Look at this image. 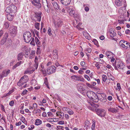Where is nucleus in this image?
<instances>
[{
	"mask_svg": "<svg viewBox=\"0 0 130 130\" xmlns=\"http://www.w3.org/2000/svg\"><path fill=\"white\" fill-rule=\"evenodd\" d=\"M87 94L88 98L93 102H97L99 100V97L93 91H88L87 93Z\"/></svg>",
	"mask_w": 130,
	"mask_h": 130,
	"instance_id": "1",
	"label": "nucleus"
},
{
	"mask_svg": "<svg viewBox=\"0 0 130 130\" xmlns=\"http://www.w3.org/2000/svg\"><path fill=\"white\" fill-rule=\"evenodd\" d=\"M113 66L115 70H118V68L122 69L124 68V65L123 62L121 61H116L114 63H112Z\"/></svg>",
	"mask_w": 130,
	"mask_h": 130,
	"instance_id": "2",
	"label": "nucleus"
},
{
	"mask_svg": "<svg viewBox=\"0 0 130 130\" xmlns=\"http://www.w3.org/2000/svg\"><path fill=\"white\" fill-rule=\"evenodd\" d=\"M23 37L24 41L27 43L30 41L32 38L31 33L29 31L25 32L23 34Z\"/></svg>",
	"mask_w": 130,
	"mask_h": 130,
	"instance_id": "3",
	"label": "nucleus"
},
{
	"mask_svg": "<svg viewBox=\"0 0 130 130\" xmlns=\"http://www.w3.org/2000/svg\"><path fill=\"white\" fill-rule=\"evenodd\" d=\"M9 30V32L11 36L14 37L16 36L17 31V27L13 26H11Z\"/></svg>",
	"mask_w": 130,
	"mask_h": 130,
	"instance_id": "4",
	"label": "nucleus"
},
{
	"mask_svg": "<svg viewBox=\"0 0 130 130\" xmlns=\"http://www.w3.org/2000/svg\"><path fill=\"white\" fill-rule=\"evenodd\" d=\"M120 45L123 48L126 47V49L130 48V44L124 40H121L119 42Z\"/></svg>",
	"mask_w": 130,
	"mask_h": 130,
	"instance_id": "5",
	"label": "nucleus"
},
{
	"mask_svg": "<svg viewBox=\"0 0 130 130\" xmlns=\"http://www.w3.org/2000/svg\"><path fill=\"white\" fill-rule=\"evenodd\" d=\"M95 110L97 115L100 117H104L106 115V112L103 109H97Z\"/></svg>",
	"mask_w": 130,
	"mask_h": 130,
	"instance_id": "6",
	"label": "nucleus"
},
{
	"mask_svg": "<svg viewBox=\"0 0 130 130\" xmlns=\"http://www.w3.org/2000/svg\"><path fill=\"white\" fill-rule=\"evenodd\" d=\"M56 69V67L54 66L49 67L47 69V73L48 74H52L55 72Z\"/></svg>",
	"mask_w": 130,
	"mask_h": 130,
	"instance_id": "7",
	"label": "nucleus"
},
{
	"mask_svg": "<svg viewBox=\"0 0 130 130\" xmlns=\"http://www.w3.org/2000/svg\"><path fill=\"white\" fill-rule=\"evenodd\" d=\"M99 97V99L100 101L103 103H105L107 101L106 95L104 93H101L98 95Z\"/></svg>",
	"mask_w": 130,
	"mask_h": 130,
	"instance_id": "8",
	"label": "nucleus"
},
{
	"mask_svg": "<svg viewBox=\"0 0 130 130\" xmlns=\"http://www.w3.org/2000/svg\"><path fill=\"white\" fill-rule=\"evenodd\" d=\"M83 84L80 83L77 85V87L78 91L84 94L86 93V91L85 89L83 88Z\"/></svg>",
	"mask_w": 130,
	"mask_h": 130,
	"instance_id": "9",
	"label": "nucleus"
},
{
	"mask_svg": "<svg viewBox=\"0 0 130 130\" xmlns=\"http://www.w3.org/2000/svg\"><path fill=\"white\" fill-rule=\"evenodd\" d=\"M31 1L32 4L36 7L38 8L41 7V5L40 3V0H31Z\"/></svg>",
	"mask_w": 130,
	"mask_h": 130,
	"instance_id": "10",
	"label": "nucleus"
},
{
	"mask_svg": "<svg viewBox=\"0 0 130 130\" xmlns=\"http://www.w3.org/2000/svg\"><path fill=\"white\" fill-rule=\"evenodd\" d=\"M62 23L63 22L60 19L56 21L53 22L56 28L61 27L62 25Z\"/></svg>",
	"mask_w": 130,
	"mask_h": 130,
	"instance_id": "11",
	"label": "nucleus"
},
{
	"mask_svg": "<svg viewBox=\"0 0 130 130\" xmlns=\"http://www.w3.org/2000/svg\"><path fill=\"white\" fill-rule=\"evenodd\" d=\"M60 3L64 6H67L69 5L71 2V0H59Z\"/></svg>",
	"mask_w": 130,
	"mask_h": 130,
	"instance_id": "12",
	"label": "nucleus"
},
{
	"mask_svg": "<svg viewBox=\"0 0 130 130\" xmlns=\"http://www.w3.org/2000/svg\"><path fill=\"white\" fill-rule=\"evenodd\" d=\"M35 18H36L37 20L36 21L40 22L41 21V13L40 12L39 13H35Z\"/></svg>",
	"mask_w": 130,
	"mask_h": 130,
	"instance_id": "13",
	"label": "nucleus"
},
{
	"mask_svg": "<svg viewBox=\"0 0 130 130\" xmlns=\"http://www.w3.org/2000/svg\"><path fill=\"white\" fill-rule=\"evenodd\" d=\"M57 50L55 49L53 51V59H56L58 58V55L57 53Z\"/></svg>",
	"mask_w": 130,
	"mask_h": 130,
	"instance_id": "14",
	"label": "nucleus"
},
{
	"mask_svg": "<svg viewBox=\"0 0 130 130\" xmlns=\"http://www.w3.org/2000/svg\"><path fill=\"white\" fill-rule=\"evenodd\" d=\"M117 108V109H116L113 107H110L108 109V110L109 111L115 113L118 112V108Z\"/></svg>",
	"mask_w": 130,
	"mask_h": 130,
	"instance_id": "15",
	"label": "nucleus"
},
{
	"mask_svg": "<svg viewBox=\"0 0 130 130\" xmlns=\"http://www.w3.org/2000/svg\"><path fill=\"white\" fill-rule=\"evenodd\" d=\"M53 7L54 9L56 10H60L59 8V6L58 5L57 3L56 2H53L52 3Z\"/></svg>",
	"mask_w": 130,
	"mask_h": 130,
	"instance_id": "16",
	"label": "nucleus"
},
{
	"mask_svg": "<svg viewBox=\"0 0 130 130\" xmlns=\"http://www.w3.org/2000/svg\"><path fill=\"white\" fill-rule=\"evenodd\" d=\"M24 55V54L23 52L19 53L17 55V59L18 61L22 60Z\"/></svg>",
	"mask_w": 130,
	"mask_h": 130,
	"instance_id": "17",
	"label": "nucleus"
},
{
	"mask_svg": "<svg viewBox=\"0 0 130 130\" xmlns=\"http://www.w3.org/2000/svg\"><path fill=\"white\" fill-rule=\"evenodd\" d=\"M23 63V62L21 61L17 62L16 64H15L12 67V69L13 70L15 69L16 68L19 66H20L21 64Z\"/></svg>",
	"mask_w": 130,
	"mask_h": 130,
	"instance_id": "18",
	"label": "nucleus"
},
{
	"mask_svg": "<svg viewBox=\"0 0 130 130\" xmlns=\"http://www.w3.org/2000/svg\"><path fill=\"white\" fill-rule=\"evenodd\" d=\"M68 12L71 15H74V13L75 12V11L72 8H70L68 10Z\"/></svg>",
	"mask_w": 130,
	"mask_h": 130,
	"instance_id": "19",
	"label": "nucleus"
},
{
	"mask_svg": "<svg viewBox=\"0 0 130 130\" xmlns=\"http://www.w3.org/2000/svg\"><path fill=\"white\" fill-rule=\"evenodd\" d=\"M9 6L10 7L11 10L12 11H13V13H15L17 11V7L14 5H11Z\"/></svg>",
	"mask_w": 130,
	"mask_h": 130,
	"instance_id": "20",
	"label": "nucleus"
},
{
	"mask_svg": "<svg viewBox=\"0 0 130 130\" xmlns=\"http://www.w3.org/2000/svg\"><path fill=\"white\" fill-rule=\"evenodd\" d=\"M115 4L118 6H121L122 5V0H116Z\"/></svg>",
	"mask_w": 130,
	"mask_h": 130,
	"instance_id": "21",
	"label": "nucleus"
},
{
	"mask_svg": "<svg viewBox=\"0 0 130 130\" xmlns=\"http://www.w3.org/2000/svg\"><path fill=\"white\" fill-rule=\"evenodd\" d=\"M42 123V120L40 119H37L35 120V123L36 125L38 126L41 124Z\"/></svg>",
	"mask_w": 130,
	"mask_h": 130,
	"instance_id": "22",
	"label": "nucleus"
},
{
	"mask_svg": "<svg viewBox=\"0 0 130 130\" xmlns=\"http://www.w3.org/2000/svg\"><path fill=\"white\" fill-rule=\"evenodd\" d=\"M109 33L110 36L111 37H113L115 36L116 34L113 31L110 30H109Z\"/></svg>",
	"mask_w": 130,
	"mask_h": 130,
	"instance_id": "23",
	"label": "nucleus"
},
{
	"mask_svg": "<svg viewBox=\"0 0 130 130\" xmlns=\"http://www.w3.org/2000/svg\"><path fill=\"white\" fill-rule=\"evenodd\" d=\"M71 79L79 81L80 80V77L77 75H73L71 77Z\"/></svg>",
	"mask_w": 130,
	"mask_h": 130,
	"instance_id": "24",
	"label": "nucleus"
},
{
	"mask_svg": "<svg viewBox=\"0 0 130 130\" xmlns=\"http://www.w3.org/2000/svg\"><path fill=\"white\" fill-rule=\"evenodd\" d=\"M6 12L8 13H13V11H12L11 10V9L10 8V6H8V7H7L6 10Z\"/></svg>",
	"mask_w": 130,
	"mask_h": 130,
	"instance_id": "25",
	"label": "nucleus"
},
{
	"mask_svg": "<svg viewBox=\"0 0 130 130\" xmlns=\"http://www.w3.org/2000/svg\"><path fill=\"white\" fill-rule=\"evenodd\" d=\"M7 19L9 21H11L13 20V16L10 14H8L7 15Z\"/></svg>",
	"mask_w": 130,
	"mask_h": 130,
	"instance_id": "26",
	"label": "nucleus"
},
{
	"mask_svg": "<svg viewBox=\"0 0 130 130\" xmlns=\"http://www.w3.org/2000/svg\"><path fill=\"white\" fill-rule=\"evenodd\" d=\"M10 70H8L6 71V74H5V72L4 71L3 72L2 75H1V76L2 77V76H6L10 73Z\"/></svg>",
	"mask_w": 130,
	"mask_h": 130,
	"instance_id": "27",
	"label": "nucleus"
},
{
	"mask_svg": "<svg viewBox=\"0 0 130 130\" xmlns=\"http://www.w3.org/2000/svg\"><path fill=\"white\" fill-rule=\"evenodd\" d=\"M105 54L108 58H111V55L112 54V53L111 52L109 51L106 52L105 53Z\"/></svg>",
	"mask_w": 130,
	"mask_h": 130,
	"instance_id": "28",
	"label": "nucleus"
},
{
	"mask_svg": "<svg viewBox=\"0 0 130 130\" xmlns=\"http://www.w3.org/2000/svg\"><path fill=\"white\" fill-rule=\"evenodd\" d=\"M57 116H60V118L62 119L64 117V114L63 112H58V113H57Z\"/></svg>",
	"mask_w": 130,
	"mask_h": 130,
	"instance_id": "29",
	"label": "nucleus"
},
{
	"mask_svg": "<svg viewBox=\"0 0 130 130\" xmlns=\"http://www.w3.org/2000/svg\"><path fill=\"white\" fill-rule=\"evenodd\" d=\"M28 77L27 76L24 75L21 78L19 81L22 82L23 80L27 81L28 80Z\"/></svg>",
	"mask_w": 130,
	"mask_h": 130,
	"instance_id": "30",
	"label": "nucleus"
},
{
	"mask_svg": "<svg viewBox=\"0 0 130 130\" xmlns=\"http://www.w3.org/2000/svg\"><path fill=\"white\" fill-rule=\"evenodd\" d=\"M6 2L8 4H12L14 3L15 1V0H7Z\"/></svg>",
	"mask_w": 130,
	"mask_h": 130,
	"instance_id": "31",
	"label": "nucleus"
},
{
	"mask_svg": "<svg viewBox=\"0 0 130 130\" xmlns=\"http://www.w3.org/2000/svg\"><path fill=\"white\" fill-rule=\"evenodd\" d=\"M56 118H49L47 119V121L49 122H55L56 121L54 120H56Z\"/></svg>",
	"mask_w": 130,
	"mask_h": 130,
	"instance_id": "32",
	"label": "nucleus"
},
{
	"mask_svg": "<svg viewBox=\"0 0 130 130\" xmlns=\"http://www.w3.org/2000/svg\"><path fill=\"white\" fill-rule=\"evenodd\" d=\"M69 109L70 108L68 107H64L62 108V110L64 112H67Z\"/></svg>",
	"mask_w": 130,
	"mask_h": 130,
	"instance_id": "33",
	"label": "nucleus"
},
{
	"mask_svg": "<svg viewBox=\"0 0 130 130\" xmlns=\"http://www.w3.org/2000/svg\"><path fill=\"white\" fill-rule=\"evenodd\" d=\"M9 26V25L7 22H5L4 25V27L5 28H8Z\"/></svg>",
	"mask_w": 130,
	"mask_h": 130,
	"instance_id": "34",
	"label": "nucleus"
},
{
	"mask_svg": "<svg viewBox=\"0 0 130 130\" xmlns=\"http://www.w3.org/2000/svg\"><path fill=\"white\" fill-rule=\"evenodd\" d=\"M108 76L109 78L110 79L113 81L115 80V78L113 76H112L111 74H109V75H108Z\"/></svg>",
	"mask_w": 130,
	"mask_h": 130,
	"instance_id": "35",
	"label": "nucleus"
},
{
	"mask_svg": "<svg viewBox=\"0 0 130 130\" xmlns=\"http://www.w3.org/2000/svg\"><path fill=\"white\" fill-rule=\"evenodd\" d=\"M107 78V76L106 75H103L102 76V81L104 82H105Z\"/></svg>",
	"mask_w": 130,
	"mask_h": 130,
	"instance_id": "36",
	"label": "nucleus"
},
{
	"mask_svg": "<svg viewBox=\"0 0 130 130\" xmlns=\"http://www.w3.org/2000/svg\"><path fill=\"white\" fill-rule=\"evenodd\" d=\"M7 39L6 38H3V39L1 40V44L2 45L4 44L6 42Z\"/></svg>",
	"mask_w": 130,
	"mask_h": 130,
	"instance_id": "37",
	"label": "nucleus"
},
{
	"mask_svg": "<svg viewBox=\"0 0 130 130\" xmlns=\"http://www.w3.org/2000/svg\"><path fill=\"white\" fill-rule=\"evenodd\" d=\"M35 71V69H34L33 70H32V71L31 70L29 71V70H26L24 74H27V73H30L31 72H32Z\"/></svg>",
	"mask_w": 130,
	"mask_h": 130,
	"instance_id": "38",
	"label": "nucleus"
},
{
	"mask_svg": "<svg viewBox=\"0 0 130 130\" xmlns=\"http://www.w3.org/2000/svg\"><path fill=\"white\" fill-rule=\"evenodd\" d=\"M35 53V51L34 50H32L31 52L30 53V55H32V56H34ZM32 57V56H31L29 57L30 58H31Z\"/></svg>",
	"mask_w": 130,
	"mask_h": 130,
	"instance_id": "39",
	"label": "nucleus"
},
{
	"mask_svg": "<svg viewBox=\"0 0 130 130\" xmlns=\"http://www.w3.org/2000/svg\"><path fill=\"white\" fill-rule=\"evenodd\" d=\"M67 113L70 115H73L74 113V112L70 108L69 109V110H68V111L67 112Z\"/></svg>",
	"mask_w": 130,
	"mask_h": 130,
	"instance_id": "40",
	"label": "nucleus"
},
{
	"mask_svg": "<svg viewBox=\"0 0 130 130\" xmlns=\"http://www.w3.org/2000/svg\"><path fill=\"white\" fill-rule=\"evenodd\" d=\"M92 42L94 43V44L97 46L98 47L99 46L98 42L95 39H94L92 41Z\"/></svg>",
	"mask_w": 130,
	"mask_h": 130,
	"instance_id": "41",
	"label": "nucleus"
},
{
	"mask_svg": "<svg viewBox=\"0 0 130 130\" xmlns=\"http://www.w3.org/2000/svg\"><path fill=\"white\" fill-rule=\"evenodd\" d=\"M47 115L49 117H53L54 115L53 114L50 112H49L47 113Z\"/></svg>",
	"mask_w": 130,
	"mask_h": 130,
	"instance_id": "42",
	"label": "nucleus"
},
{
	"mask_svg": "<svg viewBox=\"0 0 130 130\" xmlns=\"http://www.w3.org/2000/svg\"><path fill=\"white\" fill-rule=\"evenodd\" d=\"M31 41L30 43V44L31 45L34 46L35 45V43L34 39L33 38H31Z\"/></svg>",
	"mask_w": 130,
	"mask_h": 130,
	"instance_id": "43",
	"label": "nucleus"
},
{
	"mask_svg": "<svg viewBox=\"0 0 130 130\" xmlns=\"http://www.w3.org/2000/svg\"><path fill=\"white\" fill-rule=\"evenodd\" d=\"M42 3L44 7L48 6L46 0H45L44 2H43Z\"/></svg>",
	"mask_w": 130,
	"mask_h": 130,
	"instance_id": "44",
	"label": "nucleus"
},
{
	"mask_svg": "<svg viewBox=\"0 0 130 130\" xmlns=\"http://www.w3.org/2000/svg\"><path fill=\"white\" fill-rule=\"evenodd\" d=\"M40 24L38 23H36L35 24V28L39 30V29L40 28L39 27V25Z\"/></svg>",
	"mask_w": 130,
	"mask_h": 130,
	"instance_id": "45",
	"label": "nucleus"
},
{
	"mask_svg": "<svg viewBox=\"0 0 130 130\" xmlns=\"http://www.w3.org/2000/svg\"><path fill=\"white\" fill-rule=\"evenodd\" d=\"M89 122L88 120H86L85 122V126L88 127Z\"/></svg>",
	"mask_w": 130,
	"mask_h": 130,
	"instance_id": "46",
	"label": "nucleus"
},
{
	"mask_svg": "<svg viewBox=\"0 0 130 130\" xmlns=\"http://www.w3.org/2000/svg\"><path fill=\"white\" fill-rule=\"evenodd\" d=\"M17 43L14 45L15 47H16L19 45V40H17L16 41Z\"/></svg>",
	"mask_w": 130,
	"mask_h": 130,
	"instance_id": "47",
	"label": "nucleus"
},
{
	"mask_svg": "<svg viewBox=\"0 0 130 130\" xmlns=\"http://www.w3.org/2000/svg\"><path fill=\"white\" fill-rule=\"evenodd\" d=\"M40 70L42 72L43 74V75H44V76H45L46 74H47L46 72V70H43L42 69H41Z\"/></svg>",
	"mask_w": 130,
	"mask_h": 130,
	"instance_id": "48",
	"label": "nucleus"
},
{
	"mask_svg": "<svg viewBox=\"0 0 130 130\" xmlns=\"http://www.w3.org/2000/svg\"><path fill=\"white\" fill-rule=\"evenodd\" d=\"M44 8L45 11L47 12V13H48L50 12V10L48 6Z\"/></svg>",
	"mask_w": 130,
	"mask_h": 130,
	"instance_id": "49",
	"label": "nucleus"
},
{
	"mask_svg": "<svg viewBox=\"0 0 130 130\" xmlns=\"http://www.w3.org/2000/svg\"><path fill=\"white\" fill-rule=\"evenodd\" d=\"M28 92V91L26 90H25L24 91H23V92L21 93V95H22V96H23L25 94L27 93V92Z\"/></svg>",
	"mask_w": 130,
	"mask_h": 130,
	"instance_id": "50",
	"label": "nucleus"
},
{
	"mask_svg": "<svg viewBox=\"0 0 130 130\" xmlns=\"http://www.w3.org/2000/svg\"><path fill=\"white\" fill-rule=\"evenodd\" d=\"M48 35L50 36H51L52 34L51 32V29L50 27L48 28Z\"/></svg>",
	"mask_w": 130,
	"mask_h": 130,
	"instance_id": "51",
	"label": "nucleus"
},
{
	"mask_svg": "<svg viewBox=\"0 0 130 130\" xmlns=\"http://www.w3.org/2000/svg\"><path fill=\"white\" fill-rule=\"evenodd\" d=\"M38 62H35V63L34 64V66L36 70H37L38 68Z\"/></svg>",
	"mask_w": 130,
	"mask_h": 130,
	"instance_id": "52",
	"label": "nucleus"
},
{
	"mask_svg": "<svg viewBox=\"0 0 130 130\" xmlns=\"http://www.w3.org/2000/svg\"><path fill=\"white\" fill-rule=\"evenodd\" d=\"M64 127L62 126H57V130H61L62 128H63Z\"/></svg>",
	"mask_w": 130,
	"mask_h": 130,
	"instance_id": "53",
	"label": "nucleus"
},
{
	"mask_svg": "<svg viewBox=\"0 0 130 130\" xmlns=\"http://www.w3.org/2000/svg\"><path fill=\"white\" fill-rule=\"evenodd\" d=\"M84 77L88 81H89L90 80V78L89 77L86 75H84Z\"/></svg>",
	"mask_w": 130,
	"mask_h": 130,
	"instance_id": "54",
	"label": "nucleus"
},
{
	"mask_svg": "<svg viewBox=\"0 0 130 130\" xmlns=\"http://www.w3.org/2000/svg\"><path fill=\"white\" fill-rule=\"evenodd\" d=\"M37 104L35 103L33 104V106L34 110H35L37 107Z\"/></svg>",
	"mask_w": 130,
	"mask_h": 130,
	"instance_id": "55",
	"label": "nucleus"
},
{
	"mask_svg": "<svg viewBox=\"0 0 130 130\" xmlns=\"http://www.w3.org/2000/svg\"><path fill=\"white\" fill-rule=\"evenodd\" d=\"M125 33L126 34H128L130 35V30L128 29L126 30L125 31Z\"/></svg>",
	"mask_w": 130,
	"mask_h": 130,
	"instance_id": "56",
	"label": "nucleus"
},
{
	"mask_svg": "<svg viewBox=\"0 0 130 130\" xmlns=\"http://www.w3.org/2000/svg\"><path fill=\"white\" fill-rule=\"evenodd\" d=\"M14 104V101H11L10 102L9 104L11 106H13Z\"/></svg>",
	"mask_w": 130,
	"mask_h": 130,
	"instance_id": "57",
	"label": "nucleus"
},
{
	"mask_svg": "<svg viewBox=\"0 0 130 130\" xmlns=\"http://www.w3.org/2000/svg\"><path fill=\"white\" fill-rule=\"evenodd\" d=\"M41 51L40 49L39 48H37V50L36 52V53L38 54H40V53Z\"/></svg>",
	"mask_w": 130,
	"mask_h": 130,
	"instance_id": "58",
	"label": "nucleus"
},
{
	"mask_svg": "<svg viewBox=\"0 0 130 130\" xmlns=\"http://www.w3.org/2000/svg\"><path fill=\"white\" fill-rule=\"evenodd\" d=\"M72 16H73L74 18H75V19L76 18H77L78 17V15L76 14H75V12L74 13V15H71Z\"/></svg>",
	"mask_w": 130,
	"mask_h": 130,
	"instance_id": "59",
	"label": "nucleus"
},
{
	"mask_svg": "<svg viewBox=\"0 0 130 130\" xmlns=\"http://www.w3.org/2000/svg\"><path fill=\"white\" fill-rule=\"evenodd\" d=\"M95 124H92L91 126V129L92 130H94L95 128Z\"/></svg>",
	"mask_w": 130,
	"mask_h": 130,
	"instance_id": "60",
	"label": "nucleus"
},
{
	"mask_svg": "<svg viewBox=\"0 0 130 130\" xmlns=\"http://www.w3.org/2000/svg\"><path fill=\"white\" fill-rule=\"evenodd\" d=\"M58 124H59L62 125L64 124V121H60L58 122Z\"/></svg>",
	"mask_w": 130,
	"mask_h": 130,
	"instance_id": "61",
	"label": "nucleus"
},
{
	"mask_svg": "<svg viewBox=\"0 0 130 130\" xmlns=\"http://www.w3.org/2000/svg\"><path fill=\"white\" fill-rule=\"evenodd\" d=\"M86 50L88 53H90L91 51V49L90 48H87Z\"/></svg>",
	"mask_w": 130,
	"mask_h": 130,
	"instance_id": "62",
	"label": "nucleus"
},
{
	"mask_svg": "<svg viewBox=\"0 0 130 130\" xmlns=\"http://www.w3.org/2000/svg\"><path fill=\"white\" fill-rule=\"evenodd\" d=\"M36 44H37L38 47H40L41 46V43L40 41L39 42H38L37 43H36Z\"/></svg>",
	"mask_w": 130,
	"mask_h": 130,
	"instance_id": "63",
	"label": "nucleus"
},
{
	"mask_svg": "<svg viewBox=\"0 0 130 130\" xmlns=\"http://www.w3.org/2000/svg\"><path fill=\"white\" fill-rule=\"evenodd\" d=\"M34 127V126L33 125H31L30 126V127H29L28 128V129L29 130H32L33 129Z\"/></svg>",
	"mask_w": 130,
	"mask_h": 130,
	"instance_id": "64",
	"label": "nucleus"
}]
</instances>
